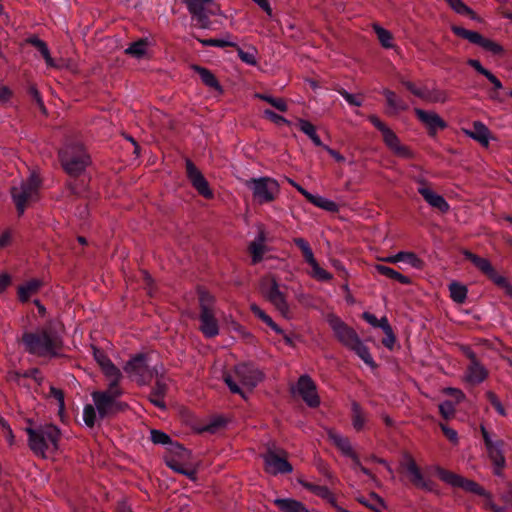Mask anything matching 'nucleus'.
<instances>
[{
  "label": "nucleus",
  "instance_id": "obj_9",
  "mask_svg": "<svg viewBox=\"0 0 512 512\" xmlns=\"http://www.w3.org/2000/svg\"><path fill=\"white\" fill-rule=\"evenodd\" d=\"M186 175L193 188L204 198L212 199L214 193L208 181L196 165L190 160L185 161Z\"/></svg>",
  "mask_w": 512,
  "mask_h": 512
},
{
  "label": "nucleus",
  "instance_id": "obj_30",
  "mask_svg": "<svg viewBox=\"0 0 512 512\" xmlns=\"http://www.w3.org/2000/svg\"><path fill=\"white\" fill-rule=\"evenodd\" d=\"M328 438L344 455L352 457V444L347 437H343L335 430H329Z\"/></svg>",
  "mask_w": 512,
  "mask_h": 512
},
{
  "label": "nucleus",
  "instance_id": "obj_47",
  "mask_svg": "<svg viewBox=\"0 0 512 512\" xmlns=\"http://www.w3.org/2000/svg\"><path fill=\"white\" fill-rule=\"evenodd\" d=\"M151 441L154 444L167 445L168 447H171L175 443L168 434L156 429L151 430Z\"/></svg>",
  "mask_w": 512,
  "mask_h": 512
},
{
  "label": "nucleus",
  "instance_id": "obj_50",
  "mask_svg": "<svg viewBox=\"0 0 512 512\" xmlns=\"http://www.w3.org/2000/svg\"><path fill=\"white\" fill-rule=\"evenodd\" d=\"M436 473L441 480L450 484L451 486L457 487V484L460 479V475L454 474V473L444 470L440 467H436Z\"/></svg>",
  "mask_w": 512,
  "mask_h": 512
},
{
  "label": "nucleus",
  "instance_id": "obj_37",
  "mask_svg": "<svg viewBox=\"0 0 512 512\" xmlns=\"http://www.w3.org/2000/svg\"><path fill=\"white\" fill-rule=\"evenodd\" d=\"M457 487L464 489L465 491L477 494L482 496L484 499L488 497L489 492H487L484 488L478 485L476 482L463 478L460 476Z\"/></svg>",
  "mask_w": 512,
  "mask_h": 512
},
{
  "label": "nucleus",
  "instance_id": "obj_2",
  "mask_svg": "<svg viewBox=\"0 0 512 512\" xmlns=\"http://www.w3.org/2000/svg\"><path fill=\"white\" fill-rule=\"evenodd\" d=\"M63 170L73 178L82 175L91 164V157L82 142L68 139L58 152Z\"/></svg>",
  "mask_w": 512,
  "mask_h": 512
},
{
  "label": "nucleus",
  "instance_id": "obj_7",
  "mask_svg": "<svg viewBox=\"0 0 512 512\" xmlns=\"http://www.w3.org/2000/svg\"><path fill=\"white\" fill-rule=\"evenodd\" d=\"M266 465V471L270 474H288L293 471L292 465L287 460L286 452L275 447H268L263 456Z\"/></svg>",
  "mask_w": 512,
  "mask_h": 512
},
{
  "label": "nucleus",
  "instance_id": "obj_35",
  "mask_svg": "<svg viewBox=\"0 0 512 512\" xmlns=\"http://www.w3.org/2000/svg\"><path fill=\"white\" fill-rule=\"evenodd\" d=\"M298 126H299V129L311 139V141L314 143V145H316L318 147L323 146V143H322L320 137L316 133V128L311 122H309L308 120H305V119H299Z\"/></svg>",
  "mask_w": 512,
  "mask_h": 512
},
{
  "label": "nucleus",
  "instance_id": "obj_53",
  "mask_svg": "<svg viewBox=\"0 0 512 512\" xmlns=\"http://www.w3.org/2000/svg\"><path fill=\"white\" fill-rule=\"evenodd\" d=\"M258 97L269 103L271 106H273L275 109L281 112H285L287 110V104L282 98H275L270 95L266 94H259Z\"/></svg>",
  "mask_w": 512,
  "mask_h": 512
},
{
  "label": "nucleus",
  "instance_id": "obj_56",
  "mask_svg": "<svg viewBox=\"0 0 512 512\" xmlns=\"http://www.w3.org/2000/svg\"><path fill=\"white\" fill-rule=\"evenodd\" d=\"M96 408L92 406L91 404H87L84 406L83 409V420L85 424L92 428L95 425L96 422Z\"/></svg>",
  "mask_w": 512,
  "mask_h": 512
},
{
  "label": "nucleus",
  "instance_id": "obj_42",
  "mask_svg": "<svg viewBox=\"0 0 512 512\" xmlns=\"http://www.w3.org/2000/svg\"><path fill=\"white\" fill-rule=\"evenodd\" d=\"M382 330L385 333L382 343L388 349H392L396 342V337L386 317H382Z\"/></svg>",
  "mask_w": 512,
  "mask_h": 512
},
{
  "label": "nucleus",
  "instance_id": "obj_3",
  "mask_svg": "<svg viewBox=\"0 0 512 512\" xmlns=\"http://www.w3.org/2000/svg\"><path fill=\"white\" fill-rule=\"evenodd\" d=\"M25 432L28 435L30 449L37 455L45 456L49 444L54 450L58 449L61 437V430L53 424L38 425L35 428L27 427Z\"/></svg>",
  "mask_w": 512,
  "mask_h": 512
},
{
  "label": "nucleus",
  "instance_id": "obj_34",
  "mask_svg": "<svg viewBox=\"0 0 512 512\" xmlns=\"http://www.w3.org/2000/svg\"><path fill=\"white\" fill-rule=\"evenodd\" d=\"M148 43L149 42L147 38H141L131 43L129 47L125 49V53L137 59H141L146 54V48L148 46Z\"/></svg>",
  "mask_w": 512,
  "mask_h": 512
},
{
  "label": "nucleus",
  "instance_id": "obj_13",
  "mask_svg": "<svg viewBox=\"0 0 512 512\" xmlns=\"http://www.w3.org/2000/svg\"><path fill=\"white\" fill-rule=\"evenodd\" d=\"M417 182L419 184L418 192L431 207L438 209L442 213L449 211L450 206L443 196L432 190L425 180L419 179Z\"/></svg>",
  "mask_w": 512,
  "mask_h": 512
},
{
  "label": "nucleus",
  "instance_id": "obj_31",
  "mask_svg": "<svg viewBox=\"0 0 512 512\" xmlns=\"http://www.w3.org/2000/svg\"><path fill=\"white\" fill-rule=\"evenodd\" d=\"M354 352L362 361L372 370L377 369V364L374 361L369 349L360 340L354 337Z\"/></svg>",
  "mask_w": 512,
  "mask_h": 512
},
{
  "label": "nucleus",
  "instance_id": "obj_23",
  "mask_svg": "<svg viewBox=\"0 0 512 512\" xmlns=\"http://www.w3.org/2000/svg\"><path fill=\"white\" fill-rule=\"evenodd\" d=\"M384 262L388 263H398L405 262L413 268L420 269L423 265L422 260L413 252H398L397 254L387 256L381 259Z\"/></svg>",
  "mask_w": 512,
  "mask_h": 512
},
{
  "label": "nucleus",
  "instance_id": "obj_38",
  "mask_svg": "<svg viewBox=\"0 0 512 512\" xmlns=\"http://www.w3.org/2000/svg\"><path fill=\"white\" fill-rule=\"evenodd\" d=\"M258 240L259 242L254 241L249 245V252L251 253L253 264H257L260 261H262L264 255V246L262 244V242L264 241L263 233L259 234Z\"/></svg>",
  "mask_w": 512,
  "mask_h": 512
},
{
  "label": "nucleus",
  "instance_id": "obj_29",
  "mask_svg": "<svg viewBox=\"0 0 512 512\" xmlns=\"http://www.w3.org/2000/svg\"><path fill=\"white\" fill-rule=\"evenodd\" d=\"M274 504L281 512H309L303 503L291 498H276Z\"/></svg>",
  "mask_w": 512,
  "mask_h": 512
},
{
  "label": "nucleus",
  "instance_id": "obj_58",
  "mask_svg": "<svg viewBox=\"0 0 512 512\" xmlns=\"http://www.w3.org/2000/svg\"><path fill=\"white\" fill-rule=\"evenodd\" d=\"M214 297L207 291L200 290L199 291V306L201 309H209L213 310L214 305Z\"/></svg>",
  "mask_w": 512,
  "mask_h": 512
},
{
  "label": "nucleus",
  "instance_id": "obj_18",
  "mask_svg": "<svg viewBox=\"0 0 512 512\" xmlns=\"http://www.w3.org/2000/svg\"><path fill=\"white\" fill-rule=\"evenodd\" d=\"M464 256L466 259L471 261L481 272L487 275L494 283L496 282L497 278L501 277V274L496 272L488 259L479 257L469 251H464Z\"/></svg>",
  "mask_w": 512,
  "mask_h": 512
},
{
  "label": "nucleus",
  "instance_id": "obj_44",
  "mask_svg": "<svg viewBox=\"0 0 512 512\" xmlns=\"http://www.w3.org/2000/svg\"><path fill=\"white\" fill-rule=\"evenodd\" d=\"M105 377L110 381H121L123 374L120 369L113 362H105V367L102 370Z\"/></svg>",
  "mask_w": 512,
  "mask_h": 512
},
{
  "label": "nucleus",
  "instance_id": "obj_26",
  "mask_svg": "<svg viewBox=\"0 0 512 512\" xmlns=\"http://www.w3.org/2000/svg\"><path fill=\"white\" fill-rule=\"evenodd\" d=\"M192 70L197 73L202 81V83L211 88L214 89L220 93L223 92L222 86L220 85L218 79L216 76L207 68L194 64L192 65Z\"/></svg>",
  "mask_w": 512,
  "mask_h": 512
},
{
  "label": "nucleus",
  "instance_id": "obj_59",
  "mask_svg": "<svg viewBox=\"0 0 512 512\" xmlns=\"http://www.w3.org/2000/svg\"><path fill=\"white\" fill-rule=\"evenodd\" d=\"M184 3L191 15L205 11V4H207L204 0H184Z\"/></svg>",
  "mask_w": 512,
  "mask_h": 512
},
{
  "label": "nucleus",
  "instance_id": "obj_60",
  "mask_svg": "<svg viewBox=\"0 0 512 512\" xmlns=\"http://www.w3.org/2000/svg\"><path fill=\"white\" fill-rule=\"evenodd\" d=\"M366 422V416L354 405V430L364 429Z\"/></svg>",
  "mask_w": 512,
  "mask_h": 512
},
{
  "label": "nucleus",
  "instance_id": "obj_45",
  "mask_svg": "<svg viewBox=\"0 0 512 512\" xmlns=\"http://www.w3.org/2000/svg\"><path fill=\"white\" fill-rule=\"evenodd\" d=\"M311 266L310 275L318 281L326 282L332 279V274L320 267L318 262L315 260L314 263L309 264Z\"/></svg>",
  "mask_w": 512,
  "mask_h": 512
},
{
  "label": "nucleus",
  "instance_id": "obj_39",
  "mask_svg": "<svg viewBox=\"0 0 512 512\" xmlns=\"http://www.w3.org/2000/svg\"><path fill=\"white\" fill-rule=\"evenodd\" d=\"M373 29L377 35L379 42L384 48L390 49L394 47L393 35L391 34L390 31L386 30L385 28L381 27L378 24H374Z\"/></svg>",
  "mask_w": 512,
  "mask_h": 512
},
{
  "label": "nucleus",
  "instance_id": "obj_16",
  "mask_svg": "<svg viewBox=\"0 0 512 512\" xmlns=\"http://www.w3.org/2000/svg\"><path fill=\"white\" fill-rule=\"evenodd\" d=\"M199 320L200 331L205 337L213 338L219 334V326L213 310L201 309Z\"/></svg>",
  "mask_w": 512,
  "mask_h": 512
},
{
  "label": "nucleus",
  "instance_id": "obj_17",
  "mask_svg": "<svg viewBox=\"0 0 512 512\" xmlns=\"http://www.w3.org/2000/svg\"><path fill=\"white\" fill-rule=\"evenodd\" d=\"M382 136L386 145L393 151L395 155L405 159L412 157V152L408 149V147L400 143L399 138L391 129H386L382 133Z\"/></svg>",
  "mask_w": 512,
  "mask_h": 512
},
{
  "label": "nucleus",
  "instance_id": "obj_32",
  "mask_svg": "<svg viewBox=\"0 0 512 512\" xmlns=\"http://www.w3.org/2000/svg\"><path fill=\"white\" fill-rule=\"evenodd\" d=\"M27 42L40 52L48 67H57L56 63L54 62V59L50 55V51L48 49L47 44L43 40L39 39L36 36H32L28 38Z\"/></svg>",
  "mask_w": 512,
  "mask_h": 512
},
{
  "label": "nucleus",
  "instance_id": "obj_43",
  "mask_svg": "<svg viewBox=\"0 0 512 512\" xmlns=\"http://www.w3.org/2000/svg\"><path fill=\"white\" fill-rule=\"evenodd\" d=\"M451 298L457 303H463L467 296V289L465 286L453 282L449 285Z\"/></svg>",
  "mask_w": 512,
  "mask_h": 512
},
{
  "label": "nucleus",
  "instance_id": "obj_20",
  "mask_svg": "<svg viewBox=\"0 0 512 512\" xmlns=\"http://www.w3.org/2000/svg\"><path fill=\"white\" fill-rule=\"evenodd\" d=\"M415 114L418 119L430 130L436 132L438 129L446 127L445 122L441 117L433 111H425L419 108L415 109Z\"/></svg>",
  "mask_w": 512,
  "mask_h": 512
},
{
  "label": "nucleus",
  "instance_id": "obj_63",
  "mask_svg": "<svg viewBox=\"0 0 512 512\" xmlns=\"http://www.w3.org/2000/svg\"><path fill=\"white\" fill-rule=\"evenodd\" d=\"M315 206L330 212H333L337 209V205L335 202L330 201L321 196H318V198L316 199Z\"/></svg>",
  "mask_w": 512,
  "mask_h": 512
},
{
  "label": "nucleus",
  "instance_id": "obj_5",
  "mask_svg": "<svg viewBox=\"0 0 512 512\" xmlns=\"http://www.w3.org/2000/svg\"><path fill=\"white\" fill-rule=\"evenodd\" d=\"M124 371L135 378L140 385H147L154 377H158L157 367L149 366V356L146 353H138L125 364Z\"/></svg>",
  "mask_w": 512,
  "mask_h": 512
},
{
  "label": "nucleus",
  "instance_id": "obj_27",
  "mask_svg": "<svg viewBox=\"0 0 512 512\" xmlns=\"http://www.w3.org/2000/svg\"><path fill=\"white\" fill-rule=\"evenodd\" d=\"M382 93L386 99L388 114H398L399 112L408 109V104L403 101L395 92L389 89H383Z\"/></svg>",
  "mask_w": 512,
  "mask_h": 512
},
{
  "label": "nucleus",
  "instance_id": "obj_14",
  "mask_svg": "<svg viewBox=\"0 0 512 512\" xmlns=\"http://www.w3.org/2000/svg\"><path fill=\"white\" fill-rule=\"evenodd\" d=\"M327 322L336 338L347 348L352 349V329L335 314H328Z\"/></svg>",
  "mask_w": 512,
  "mask_h": 512
},
{
  "label": "nucleus",
  "instance_id": "obj_25",
  "mask_svg": "<svg viewBox=\"0 0 512 512\" xmlns=\"http://www.w3.org/2000/svg\"><path fill=\"white\" fill-rule=\"evenodd\" d=\"M165 464L176 473L185 475L190 480L195 481L197 471L195 468L187 467L185 461L178 460L175 456H165Z\"/></svg>",
  "mask_w": 512,
  "mask_h": 512
},
{
  "label": "nucleus",
  "instance_id": "obj_22",
  "mask_svg": "<svg viewBox=\"0 0 512 512\" xmlns=\"http://www.w3.org/2000/svg\"><path fill=\"white\" fill-rule=\"evenodd\" d=\"M92 399L95 404V408L99 414L101 419H104L110 416V406L112 403V397L109 393H103L102 391H94L92 394Z\"/></svg>",
  "mask_w": 512,
  "mask_h": 512
},
{
  "label": "nucleus",
  "instance_id": "obj_46",
  "mask_svg": "<svg viewBox=\"0 0 512 512\" xmlns=\"http://www.w3.org/2000/svg\"><path fill=\"white\" fill-rule=\"evenodd\" d=\"M237 51L238 57L242 62H244L247 65L254 66L257 64L256 54L257 51L255 48H251L248 51H244L242 48H240L238 45L237 47H234Z\"/></svg>",
  "mask_w": 512,
  "mask_h": 512
},
{
  "label": "nucleus",
  "instance_id": "obj_33",
  "mask_svg": "<svg viewBox=\"0 0 512 512\" xmlns=\"http://www.w3.org/2000/svg\"><path fill=\"white\" fill-rule=\"evenodd\" d=\"M250 309L255 317L259 318L261 321L267 324L273 331H275L277 334H283V329L277 325L273 319L257 304H251Z\"/></svg>",
  "mask_w": 512,
  "mask_h": 512
},
{
  "label": "nucleus",
  "instance_id": "obj_51",
  "mask_svg": "<svg viewBox=\"0 0 512 512\" xmlns=\"http://www.w3.org/2000/svg\"><path fill=\"white\" fill-rule=\"evenodd\" d=\"M436 473L441 480L450 484L451 486L457 487V484L460 479V475L454 474V473L444 470L440 467H436Z\"/></svg>",
  "mask_w": 512,
  "mask_h": 512
},
{
  "label": "nucleus",
  "instance_id": "obj_52",
  "mask_svg": "<svg viewBox=\"0 0 512 512\" xmlns=\"http://www.w3.org/2000/svg\"><path fill=\"white\" fill-rule=\"evenodd\" d=\"M449 6L458 14L474 17V12L462 0H446Z\"/></svg>",
  "mask_w": 512,
  "mask_h": 512
},
{
  "label": "nucleus",
  "instance_id": "obj_21",
  "mask_svg": "<svg viewBox=\"0 0 512 512\" xmlns=\"http://www.w3.org/2000/svg\"><path fill=\"white\" fill-rule=\"evenodd\" d=\"M463 132L470 138L478 141L483 146L487 147L491 138V133L487 126L480 121L473 123L471 130L464 129Z\"/></svg>",
  "mask_w": 512,
  "mask_h": 512
},
{
  "label": "nucleus",
  "instance_id": "obj_28",
  "mask_svg": "<svg viewBox=\"0 0 512 512\" xmlns=\"http://www.w3.org/2000/svg\"><path fill=\"white\" fill-rule=\"evenodd\" d=\"M43 283L39 279H31L25 284L18 287V298L21 302L26 303L33 294H36L42 287Z\"/></svg>",
  "mask_w": 512,
  "mask_h": 512
},
{
  "label": "nucleus",
  "instance_id": "obj_8",
  "mask_svg": "<svg viewBox=\"0 0 512 512\" xmlns=\"http://www.w3.org/2000/svg\"><path fill=\"white\" fill-rule=\"evenodd\" d=\"M236 379L250 390L255 388L264 378V374L252 362H242L234 367Z\"/></svg>",
  "mask_w": 512,
  "mask_h": 512
},
{
  "label": "nucleus",
  "instance_id": "obj_11",
  "mask_svg": "<svg viewBox=\"0 0 512 512\" xmlns=\"http://www.w3.org/2000/svg\"><path fill=\"white\" fill-rule=\"evenodd\" d=\"M266 299L280 312L285 318H289L290 308L286 296L280 291L278 282L273 279L270 285L263 289Z\"/></svg>",
  "mask_w": 512,
  "mask_h": 512
},
{
  "label": "nucleus",
  "instance_id": "obj_36",
  "mask_svg": "<svg viewBox=\"0 0 512 512\" xmlns=\"http://www.w3.org/2000/svg\"><path fill=\"white\" fill-rule=\"evenodd\" d=\"M374 269L377 273H379L383 276H386L388 278L395 279L402 284L407 285V284H410V282H411L407 276L402 275L401 273L395 271L394 269H392L388 266H385L382 264H377L374 266Z\"/></svg>",
  "mask_w": 512,
  "mask_h": 512
},
{
  "label": "nucleus",
  "instance_id": "obj_24",
  "mask_svg": "<svg viewBox=\"0 0 512 512\" xmlns=\"http://www.w3.org/2000/svg\"><path fill=\"white\" fill-rule=\"evenodd\" d=\"M487 377L486 369L478 363L475 354H471V364L465 374V379L471 384H478Z\"/></svg>",
  "mask_w": 512,
  "mask_h": 512
},
{
  "label": "nucleus",
  "instance_id": "obj_41",
  "mask_svg": "<svg viewBox=\"0 0 512 512\" xmlns=\"http://www.w3.org/2000/svg\"><path fill=\"white\" fill-rule=\"evenodd\" d=\"M294 244L296 245V247H298L301 252H302V255H303V258L304 260L310 264V263H314V261L316 260L315 257H314V254H313V251L309 245V243L304 239V238H294Z\"/></svg>",
  "mask_w": 512,
  "mask_h": 512
},
{
  "label": "nucleus",
  "instance_id": "obj_57",
  "mask_svg": "<svg viewBox=\"0 0 512 512\" xmlns=\"http://www.w3.org/2000/svg\"><path fill=\"white\" fill-rule=\"evenodd\" d=\"M421 99H423L425 101H428V102H440V103H443V102H445L447 100V97H446L445 93H443L441 91H438V90L430 91V90L425 88L424 96H422Z\"/></svg>",
  "mask_w": 512,
  "mask_h": 512
},
{
  "label": "nucleus",
  "instance_id": "obj_12",
  "mask_svg": "<svg viewBox=\"0 0 512 512\" xmlns=\"http://www.w3.org/2000/svg\"><path fill=\"white\" fill-rule=\"evenodd\" d=\"M296 389L298 394L309 407L315 408L319 406L320 399L316 392V385L308 375L300 376Z\"/></svg>",
  "mask_w": 512,
  "mask_h": 512
},
{
  "label": "nucleus",
  "instance_id": "obj_54",
  "mask_svg": "<svg viewBox=\"0 0 512 512\" xmlns=\"http://www.w3.org/2000/svg\"><path fill=\"white\" fill-rule=\"evenodd\" d=\"M203 46L206 47H218V48H225V47H237V44L228 40L224 39H216V38H210V39H204L199 40Z\"/></svg>",
  "mask_w": 512,
  "mask_h": 512
},
{
  "label": "nucleus",
  "instance_id": "obj_61",
  "mask_svg": "<svg viewBox=\"0 0 512 512\" xmlns=\"http://www.w3.org/2000/svg\"><path fill=\"white\" fill-rule=\"evenodd\" d=\"M50 395L58 401L59 413L61 414L65 409L64 392L59 388L51 386Z\"/></svg>",
  "mask_w": 512,
  "mask_h": 512
},
{
  "label": "nucleus",
  "instance_id": "obj_6",
  "mask_svg": "<svg viewBox=\"0 0 512 512\" xmlns=\"http://www.w3.org/2000/svg\"><path fill=\"white\" fill-rule=\"evenodd\" d=\"M247 187L260 204L272 202L279 194L278 182L269 177L251 178Z\"/></svg>",
  "mask_w": 512,
  "mask_h": 512
},
{
  "label": "nucleus",
  "instance_id": "obj_40",
  "mask_svg": "<svg viewBox=\"0 0 512 512\" xmlns=\"http://www.w3.org/2000/svg\"><path fill=\"white\" fill-rule=\"evenodd\" d=\"M479 46L487 52H490L495 56H502L504 54V48L498 43L489 38L482 36Z\"/></svg>",
  "mask_w": 512,
  "mask_h": 512
},
{
  "label": "nucleus",
  "instance_id": "obj_15",
  "mask_svg": "<svg viewBox=\"0 0 512 512\" xmlns=\"http://www.w3.org/2000/svg\"><path fill=\"white\" fill-rule=\"evenodd\" d=\"M404 468L410 477V481L417 486L418 488L431 490L432 485L431 482L424 478L420 469L416 465L413 458L409 455H406L404 458Z\"/></svg>",
  "mask_w": 512,
  "mask_h": 512
},
{
  "label": "nucleus",
  "instance_id": "obj_49",
  "mask_svg": "<svg viewBox=\"0 0 512 512\" xmlns=\"http://www.w3.org/2000/svg\"><path fill=\"white\" fill-rule=\"evenodd\" d=\"M27 93L30 96L31 100L37 105L39 110L42 113H46L47 111H46V107L44 105L43 99L40 95V92L38 91V89L36 88V86L34 84H30L28 86Z\"/></svg>",
  "mask_w": 512,
  "mask_h": 512
},
{
  "label": "nucleus",
  "instance_id": "obj_55",
  "mask_svg": "<svg viewBox=\"0 0 512 512\" xmlns=\"http://www.w3.org/2000/svg\"><path fill=\"white\" fill-rule=\"evenodd\" d=\"M225 384L228 386L229 390L234 393L240 395L243 399H247L246 393L242 390V388L237 384L235 379L231 374H224L223 376Z\"/></svg>",
  "mask_w": 512,
  "mask_h": 512
},
{
  "label": "nucleus",
  "instance_id": "obj_1",
  "mask_svg": "<svg viewBox=\"0 0 512 512\" xmlns=\"http://www.w3.org/2000/svg\"><path fill=\"white\" fill-rule=\"evenodd\" d=\"M21 344L31 355L54 358L59 355L63 341L52 325H47L35 331H25L21 337Z\"/></svg>",
  "mask_w": 512,
  "mask_h": 512
},
{
  "label": "nucleus",
  "instance_id": "obj_64",
  "mask_svg": "<svg viewBox=\"0 0 512 512\" xmlns=\"http://www.w3.org/2000/svg\"><path fill=\"white\" fill-rule=\"evenodd\" d=\"M440 413L444 418H450L455 411V403L452 401H445L439 405Z\"/></svg>",
  "mask_w": 512,
  "mask_h": 512
},
{
  "label": "nucleus",
  "instance_id": "obj_48",
  "mask_svg": "<svg viewBox=\"0 0 512 512\" xmlns=\"http://www.w3.org/2000/svg\"><path fill=\"white\" fill-rule=\"evenodd\" d=\"M169 456H175L180 461H186L190 457V452L181 444L175 442L171 447H168Z\"/></svg>",
  "mask_w": 512,
  "mask_h": 512
},
{
  "label": "nucleus",
  "instance_id": "obj_10",
  "mask_svg": "<svg viewBox=\"0 0 512 512\" xmlns=\"http://www.w3.org/2000/svg\"><path fill=\"white\" fill-rule=\"evenodd\" d=\"M481 432L489 458L494 464V473L496 475H500L501 469L505 465V458L502 454L503 443L501 440L493 439L492 435L486 430L484 426H481Z\"/></svg>",
  "mask_w": 512,
  "mask_h": 512
},
{
  "label": "nucleus",
  "instance_id": "obj_62",
  "mask_svg": "<svg viewBox=\"0 0 512 512\" xmlns=\"http://www.w3.org/2000/svg\"><path fill=\"white\" fill-rule=\"evenodd\" d=\"M357 500L371 509H377L379 506H382V500L376 494H371L368 500L363 497L357 498Z\"/></svg>",
  "mask_w": 512,
  "mask_h": 512
},
{
  "label": "nucleus",
  "instance_id": "obj_4",
  "mask_svg": "<svg viewBox=\"0 0 512 512\" xmlns=\"http://www.w3.org/2000/svg\"><path fill=\"white\" fill-rule=\"evenodd\" d=\"M41 180L32 173L20 186L11 188V196L19 215H22L30 202L36 201L39 195Z\"/></svg>",
  "mask_w": 512,
  "mask_h": 512
},
{
  "label": "nucleus",
  "instance_id": "obj_19",
  "mask_svg": "<svg viewBox=\"0 0 512 512\" xmlns=\"http://www.w3.org/2000/svg\"><path fill=\"white\" fill-rule=\"evenodd\" d=\"M156 382L152 386L151 393L149 396L150 402L161 410H166L167 406L164 401V397L167 393V384L162 380V376L155 377Z\"/></svg>",
  "mask_w": 512,
  "mask_h": 512
}]
</instances>
